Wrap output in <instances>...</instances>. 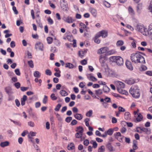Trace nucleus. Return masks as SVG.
I'll use <instances>...</instances> for the list:
<instances>
[{"instance_id": "1", "label": "nucleus", "mask_w": 152, "mask_h": 152, "mask_svg": "<svg viewBox=\"0 0 152 152\" xmlns=\"http://www.w3.org/2000/svg\"><path fill=\"white\" fill-rule=\"evenodd\" d=\"M130 58L132 61L135 63H145L144 58L139 53L132 54Z\"/></svg>"}, {"instance_id": "2", "label": "nucleus", "mask_w": 152, "mask_h": 152, "mask_svg": "<svg viewBox=\"0 0 152 152\" xmlns=\"http://www.w3.org/2000/svg\"><path fill=\"white\" fill-rule=\"evenodd\" d=\"M129 92L132 97L135 98H138L140 97V89L137 86H132L129 89Z\"/></svg>"}, {"instance_id": "3", "label": "nucleus", "mask_w": 152, "mask_h": 152, "mask_svg": "<svg viewBox=\"0 0 152 152\" xmlns=\"http://www.w3.org/2000/svg\"><path fill=\"white\" fill-rule=\"evenodd\" d=\"M114 62L116 63L117 65H121L123 64V58L120 56H113L111 57Z\"/></svg>"}, {"instance_id": "4", "label": "nucleus", "mask_w": 152, "mask_h": 152, "mask_svg": "<svg viewBox=\"0 0 152 152\" xmlns=\"http://www.w3.org/2000/svg\"><path fill=\"white\" fill-rule=\"evenodd\" d=\"M136 30L142 33L143 35L146 36L147 29L143 25L137 24L136 26Z\"/></svg>"}, {"instance_id": "5", "label": "nucleus", "mask_w": 152, "mask_h": 152, "mask_svg": "<svg viewBox=\"0 0 152 152\" xmlns=\"http://www.w3.org/2000/svg\"><path fill=\"white\" fill-rule=\"evenodd\" d=\"M134 113L135 118V122L137 123L142 121L143 117L140 113H137V111H134Z\"/></svg>"}, {"instance_id": "6", "label": "nucleus", "mask_w": 152, "mask_h": 152, "mask_svg": "<svg viewBox=\"0 0 152 152\" xmlns=\"http://www.w3.org/2000/svg\"><path fill=\"white\" fill-rule=\"evenodd\" d=\"M60 6L61 8L64 10H66L68 7L67 2L65 0H60Z\"/></svg>"}, {"instance_id": "7", "label": "nucleus", "mask_w": 152, "mask_h": 152, "mask_svg": "<svg viewBox=\"0 0 152 152\" xmlns=\"http://www.w3.org/2000/svg\"><path fill=\"white\" fill-rule=\"evenodd\" d=\"M114 135L115 138L120 142L123 141V138L124 137L121 135V133L119 132L115 133Z\"/></svg>"}, {"instance_id": "8", "label": "nucleus", "mask_w": 152, "mask_h": 152, "mask_svg": "<svg viewBox=\"0 0 152 152\" xmlns=\"http://www.w3.org/2000/svg\"><path fill=\"white\" fill-rule=\"evenodd\" d=\"M97 36L98 37L102 36V38H105L107 36L108 32L107 31L103 30L98 33Z\"/></svg>"}, {"instance_id": "9", "label": "nucleus", "mask_w": 152, "mask_h": 152, "mask_svg": "<svg viewBox=\"0 0 152 152\" xmlns=\"http://www.w3.org/2000/svg\"><path fill=\"white\" fill-rule=\"evenodd\" d=\"M146 36H149L152 37V23L148 26V30L146 29Z\"/></svg>"}, {"instance_id": "10", "label": "nucleus", "mask_w": 152, "mask_h": 152, "mask_svg": "<svg viewBox=\"0 0 152 152\" xmlns=\"http://www.w3.org/2000/svg\"><path fill=\"white\" fill-rule=\"evenodd\" d=\"M43 44L42 43L40 42H38L35 44V48L37 50L38 49L41 51H43Z\"/></svg>"}, {"instance_id": "11", "label": "nucleus", "mask_w": 152, "mask_h": 152, "mask_svg": "<svg viewBox=\"0 0 152 152\" xmlns=\"http://www.w3.org/2000/svg\"><path fill=\"white\" fill-rule=\"evenodd\" d=\"M125 84L122 82L118 81L117 83V91L119 89H122L125 87Z\"/></svg>"}, {"instance_id": "12", "label": "nucleus", "mask_w": 152, "mask_h": 152, "mask_svg": "<svg viewBox=\"0 0 152 152\" xmlns=\"http://www.w3.org/2000/svg\"><path fill=\"white\" fill-rule=\"evenodd\" d=\"M108 50V48L106 47L102 48L99 49L97 51V53L100 54L106 53Z\"/></svg>"}, {"instance_id": "13", "label": "nucleus", "mask_w": 152, "mask_h": 152, "mask_svg": "<svg viewBox=\"0 0 152 152\" xmlns=\"http://www.w3.org/2000/svg\"><path fill=\"white\" fill-rule=\"evenodd\" d=\"M64 21L67 23H71L74 21V20L73 19L72 17L68 16L64 18Z\"/></svg>"}, {"instance_id": "14", "label": "nucleus", "mask_w": 152, "mask_h": 152, "mask_svg": "<svg viewBox=\"0 0 152 152\" xmlns=\"http://www.w3.org/2000/svg\"><path fill=\"white\" fill-rule=\"evenodd\" d=\"M126 65L127 68L131 70H133V68L130 61L126 60Z\"/></svg>"}, {"instance_id": "15", "label": "nucleus", "mask_w": 152, "mask_h": 152, "mask_svg": "<svg viewBox=\"0 0 152 152\" xmlns=\"http://www.w3.org/2000/svg\"><path fill=\"white\" fill-rule=\"evenodd\" d=\"M106 60V57L105 56L102 55H101L100 56L99 61L100 63L104 64Z\"/></svg>"}, {"instance_id": "16", "label": "nucleus", "mask_w": 152, "mask_h": 152, "mask_svg": "<svg viewBox=\"0 0 152 152\" xmlns=\"http://www.w3.org/2000/svg\"><path fill=\"white\" fill-rule=\"evenodd\" d=\"M91 74H87L86 75L87 78L93 82L96 81L97 79L94 77L91 76Z\"/></svg>"}, {"instance_id": "17", "label": "nucleus", "mask_w": 152, "mask_h": 152, "mask_svg": "<svg viewBox=\"0 0 152 152\" xmlns=\"http://www.w3.org/2000/svg\"><path fill=\"white\" fill-rule=\"evenodd\" d=\"M79 26L81 28L84 29V30L86 31L87 32L88 31V30L89 29V28L87 27L86 26L84 23L82 22L80 23H79Z\"/></svg>"}, {"instance_id": "18", "label": "nucleus", "mask_w": 152, "mask_h": 152, "mask_svg": "<svg viewBox=\"0 0 152 152\" xmlns=\"http://www.w3.org/2000/svg\"><path fill=\"white\" fill-rule=\"evenodd\" d=\"M27 99V96L25 95H24L23 96L22 98H21V105L22 106L24 105L25 104L26 101V100Z\"/></svg>"}, {"instance_id": "19", "label": "nucleus", "mask_w": 152, "mask_h": 152, "mask_svg": "<svg viewBox=\"0 0 152 152\" xmlns=\"http://www.w3.org/2000/svg\"><path fill=\"white\" fill-rule=\"evenodd\" d=\"M74 116L76 119L79 120H80L83 118V115L79 113H76L74 114Z\"/></svg>"}, {"instance_id": "20", "label": "nucleus", "mask_w": 152, "mask_h": 152, "mask_svg": "<svg viewBox=\"0 0 152 152\" xmlns=\"http://www.w3.org/2000/svg\"><path fill=\"white\" fill-rule=\"evenodd\" d=\"M90 11L92 15L94 17H96L97 15L96 10L94 8H91L90 9Z\"/></svg>"}, {"instance_id": "21", "label": "nucleus", "mask_w": 152, "mask_h": 152, "mask_svg": "<svg viewBox=\"0 0 152 152\" xmlns=\"http://www.w3.org/2000/svg\"><path fill=\"white\" fill-rule=\"evenodd\" d=\"M142 5L141 3L138 4L137 6V11L139 13H140L142 8Z\"/></svg>"}, {"instance_id": "22", "label": "nucleus", "mask_w": 152, "mask_h": 152, "mask_svg": "<svg viewBox=\"0 0 152 152\" xmlns=\"http://www.w3.org/2000/svg\"><path fill=\"white\" fill-rule=\"evenodd\" d=\"M77 129L76 130L77 132V133H79L83 134V127L81 126H79L77 127Z\"/></svg>"}, {"instance_id": "23", "label": "nucleus", "mask_w": 152, "mask_h": 152, "mask_svg": "<svg viewBox=\"0 0 152 152\" xmlns=\"http://www.w3.org/2000/svg\"><path fill=\"white\" fill-rule=\"evenodd\" d=\"M106 147L110 152H112L113 151V147L110 143H107L106 145Z\"/></svg>"}, {"instance_id": "24", "label": "nucleus", "mask_w": 152, "mask_h": 152, "mask_svg": "<svg viewBox=\"0 0 152 152\" xmlns=\"http://www.w3.org/2000/svg\"><path fill=\"white\" fill-rule=\"evenodd\" d=\"M131 115L130 113L129 112H126L124 114V118L127 120L130 119Z\"/></svg>"}, {"instance_id": "25", "label": "nucleus", "mask_w": 152, "mask_h": 152, "mask_svg": "<svg viewBox=\"0 0 152 152\" xmlns=\"http://www.w3.org/2000/svg\"><path fill=\"white\" fill-rule=\"evenodd\" d=\"M129 13L131 15H134V12L131 7L129 6L128 8Z\"/></svg>"}, {"instance_id": "26", "label": "nucleus", "mask_w": 152, "mask_h": 152, "mask_svg": "<svg viewBox=\"0 0 152 152\" xmlns=\"http://www.w3.org/2000/svg\"><path fill=\"white\" fill-rule=\"evenodd\" d=\"M65 67L69 69H72L74 67V65L70 63H67L65 64Z\"/></svg>"}, {"instance_id": "27", "label": "nucleus", "mask_w": 152, "mask_h": 152, "mask_svg": "<svg viewBox=\"0 0 152 152\" xmlns=\"http://www.w3.org/2000/svg\"><path fill=\"white\" fill-rule=\"evenodd\" d=\"M126 83L128 84L132 85L134 83V80L132 78H130L126 81Z\"/></svg>"}, {"instance_id": "28", "label": "nucleus", "mask_w": 152, "mask_h": 152, "mask_svg": "<svg viewBox=\"0 0 152 152\" xmlns=\"http://www.w3.org/2000/svg\"><path fill=\"white\" fill-rule=\"evenodd\" d=\"M67 149L69 150H73L75 148V146L74 144L73 143H71L67 146Z\"/></svg>"}, {"instance_id": "29", "label": "nucleus", "mask_w": 152, "mask_h": 152, "mask_svg": "<svg viewBox=\"0 0 152 152\" xmlns=\"http://www.w3.org/2000/svg\"><path fill=\"white\" fill-rule=\"evenodd\" d=\"M9 142L6 141L3 142H1L0 145L1 147H4L5 146H7L9 145Z\"/></svg>"}, {"instance_id": "30", "label": "nucleus", "mask_w": 152, "mask_h": 152, "mask_svg": "<svg viewBox=\"0 0 152 152\" xmlns=\"http://www.w3.org/2000/svg\"><path fill=\"white\" fill-rule=\"evenodd\" d=\"M97 34H96L94 38V42L97 44H99L100 42V40L98 38L100 37H98Z\"/></svg>"}, {"instance_id": "31", "label": "nucleus", "mask_w": 152, "mask_h": 152, "mask_svg": "<svg viewBox=\"0 0 152 152\" xmlns=\"http://www.w3.org/2000/svg\"><path fill=\"white\" fill-rule=\"evenodd\" d=\"M83 134L80 133H76L75 134V137L76 138H81V141H82V140L83 137H82Z\"/></svg>"}, {"instance_id": "32", "label": "nucleus", "mask_w": 152, "mask_h": 152, "mask_svg": "<svg viewBox=\"0 0 152 152\" xmlns=\"http://www.w3.org/2000/svg\"><path fill=\"white\" fill-rule=\"evenodd\" d=\"M34 75L35 77L39 78L41 76V74L39 71H36L34 72Z\"/></svg>"}, {"instance_id": "33", "label": "nucleus", "mask_w": 152, "mask_h": 152, "mask_svg": "<svg viewBox=\"0 0 152 152\" xmlns=\"http://www.w3.org/2000/svg\"><path fill=\"white\" fill-rule=\"evenodd\" d=\"M90 143L92 144L93 147L94 148H97V144L96 141L94 140H91L90 141Z\"/></svg>"}, {"instance_id": "34", "label": "nucleus", "mask_w": 152, "mask_h": 152, "mask_svg": "<svg viewBox=\"0 0 152 152\" xmlns=\"http://www.w3.org/2000/svg\"><path fill=\"white\" fill-rule=\"evenodd\" d=\"M124 42L123 40H119L117 41L116 43V45L117 46H121L123 45Z\"/></svg>"}, {"instance_id": "35", "label": "nucleus", "mask_w": 152, "mask_h": 152, "mask_svg": "<svg viewBox=\"0 0 152 152\" xmlns=\"http://www.w3.org/2000/svg\"><path fill=\"white\" fill-rule=\"evenodd\" d=\"M103 89L105 93L109 92L110 90V89L106 85L103 86Z\"/></svg>"}, {"instance_id": "36", "label": "nucleus", "mask_w": 152, "mask_h": 152, "mask_svg": "<svg viewBox=\"0 0 152 152\" xmlns=\"http://www.w3.org/2000/svg\"><path fill=\"white\" fill-rule=\"evenodd\" d=\"M105 148L104 146L102 145L100 148H98V152H104L105 151Z\"/></svg>"}, {"instance_id": "37", "label": "nucleus", "mask_w": 152, "mask_h": 152, "mask_svg": "<svg viewBox=\"0 0 152 152\" xmlns=\"http://www.w3.org/2000/svg\"><path fill=\"white\" fill-rule=\"evenodd\" d=\"M116 53L117 52L114 49L111 50L107 52L108 54L109 55L114 54Z\"/></svg>"}, {"instance_id": "38", "label": "nucleus", "mask_w": 152, "mask_h": 152, "mask_svg": "<svg viewBox=\"0 0 152 152\" xmlns=\"http://www.w3.org/2000/svg\"><path fill=\"white\" fill-rule=\"evenodd\" d=\"M147 69V67L146 66L144 65H142L140 68L139 69L141 71H143L146 70Z\"/></svg>"}, {"instance_id": "39", "label": "nucleus", "mask_w": 152, "mask_h": 152, "mask_svg": "<svg viewBox=\"0 0 152 152\" xmlns=\"http://www.w3.org/2000/svg\"><path fill=\"white\" fill-rule=\"evenodd\" d=\"M118 91L119 93L122 94L126 95L127 94H128L127 92L123 90V89H119Z\"/></svg>"}, {"instance_id": "40", "label": "nucleus", "mask_w": 152, "mask_h": 152, "mask_svg": "<svg viewBox=\"0 0 152 152\" xmlns=\"http://www.w3.org/2000/svg\"><path fill=\"white\" fill-rule=\"evenodd\" d=\"M47 40L48 43L49 44L52 43L53 41V38L50 37H48L47 38Z\"/></svg>"}, {"instance_id": "41", "label": "nucleus", "mask_w": 152, "mask_h": 152, "mask_svg": "<svg viewBox=\"0 0 152 152\" xmlns=\"http://www.w3.org/2000/svg\"><path fill=\"white\" fill-rule=\"evenodd\" d=\"M60 93L63 96H66L67 95V93L66 91L64 90H61L60 91Z\"/></svg>"}, {"instance_id": "42", "label": "nucleus", "mask_w": 152, "mask_h": 152, "mask_svg": "<svg viewBox=\"0 0 152 152\" xmlns=\"http://www.w3.org/2000/svg\"><path fill=\"white\" fill-rule=\"evenodd\" d=\"M28 64L29 66L31 68H33L34 67V64L33 61L32 60L28 61Z\"/></svg>"}, {"instance_id": "43", "label": "nucleus", "mask_w": 152, "mask_h": 152, "mask_svg": "<svg viewBox=\"0 0 152 152\" xmlns=\"http://www.w3.org/2000/svg\"><path fill=\"white\" fill-rule=\"evenodd\" d=\"M84 52L83 51L80 50L79 51L78 55L81 58H83L84 56Z\"/></svg>"}, {"instance_id": "44", "label": "nucleus", "mask_w": 152, "mask_h": 152, "mask_svg": "<svg viewBox=\"0 0 152 152\" xmlns=\"http://www.w3.org/2000/svg\"><path fill=\"white\" fill-rule=\"evenodd\" d=\"M48 101V97L46 96L45 95L44 97L42 100V102L44 104H46Z\"/></svg>"}, {"instance_id": "45", "label": "nucleus", "mask_w": 152, "mask_h": 152, "mask_svg": "<svg viewBox=\"0 0 152 152\" xmlns=\"http://www.w3.org/2000/svg\"><path fill=\"white\" fill-rule=\"evenodd\" d=\"M106 132L107 133V134L111 135L113 134V130L112 129H110Z\"/></svg>"}, {"instance_id": "46", "label": "nucleus", "mask_w": 152, "mask_h": 152, "mask_svg": "<svg viewBox=\"0 0 152 152\" xmlns=\"http://www.w3.org/2000/svg\"><path fill=\"white\" fill-rule=\"evenodd\" d=\"M90 119L88 118H86L84 120V121L85 122L86 125L87 127L90 126L89 123V121H90Z\"/></svg>"}, {"instance_id": "47", "label": "nucleus", "mask_w": 152, "mask_h": 152, "mask_svg": "<svg viewBox=\"0 0 152 152\" xmlns=\"http://www.w3.org/2000/svg\"><path fill=\"white\" fill-rule=\"evenodd\" d=\"M93 114L92 111V110H89L86 114V115L88 117H91Z\"/></svg>"}, {"instance_id": "48", "label": "nucleus", "mask_w": 152, "mask_h": 152, "mask_svg": "<svg viewBox=\"0 0 152 152\" xmlns=\"http://www.w3.org/2000/svg\"><path fill=\"white\" fill-rule=\"evenodd\" d=\"M47 21L48 23L50 25H52L53 23V20L50 17L48 18Z\"/></svg>"}, {"instance_id": "49", "label": "nucleus", "mask_w": 152, "mask_h": 152, "mask_svg": "<svg viewBox=\"0 0 152 152\" xmlns=\"http://www.w3.org/2000/svg\"><path fill=\"white\" fill-rule=\"evenodd\" d=\"M61 105L60 104H58L55 108L56 111H59Z\"/></svg>"}, {"instance_id": "50", "label": "nucleus", "mask_w": 152, "mask_h": 152, "mask_svg": "<svg viewBox=\"0 0 152 152\" xmlns=\"http://www.w3.org/2000/svg\"><path fill=\"white\" fill-rule=\"evenodd\" d=\"M45 73L46 75L49 76H50L52 74V72L49 69H47L45 71Z\"/></svg>"}, {"instance_id": "51", "label": "nucleus", "mask_w": 152, "mask_h": 152, "mask_svg": "<svg viewBox=\"0 0 152 152\" xmlns=\"http://www.w3.org/2000/svg\"><path fill=\"white\" fill-rule=\"evenodd\" d=\"M50 97L51 99L53 100H55L57 99V97L55 96L54 94H51L50 96Z\"/></svg>"}, {"instance_id": "52", "label": "nucleus", "mask_w": 152, "mask_h": 152, "mask_svg": "<svg viewBox=\"0 0 152 152\" xmlns=\"http://www.w3.org/2000/svg\"><path fill=\"white\" fill-rule=\"evenodd\" d=\"M72 118L71 117H67L65 120V121L67 123H69L70 121L72 120Z\"/></svg>"}, {"instance_id": "53", "label": "nucleus", "mask_w": 152, "mask_h": 152, "mask_svg": "<svg viewBox=\"0 0 152 152\" xmlns=\"http://www.w3.org/2000/svg\"><path fill=\"white\" fill-rule=\"evenodd\" d=\"M96 94L97 95H101L102 94V90L100 89H99L97 90H96L95 91Z\"/></svg>"}, {"instance_id": "54", "label": "nucleus", "mask_w": 152, "mask_h": 152, "mask_svg": "<svg viewBox=\"0 0 152 152\" xmlns=\"http://www.w3.org/2000/svg\"><path fill=\"white\" fill-rule=\"evenodd\" d=\"M11 121L16 125L19 126H20L21 125V123L19 121H15L12 120H11Z\"/></svg>"}, {"instance_id": "55", "label": "nucleus", "mask_w": 152, "mask_h": 152, "mask_svg": "<svg viewBox=\"0 0 152 152\" xmlns=\"http://www.w3.org/2000/svg\"><path fill=\"white\" fill-rule=\"evenodd\" d=\"M49 4L51 7L53 9H54L56 8V6L54 4L51 3V1H48Z\"/></svg>"}, {"instance_id": "56", "label": "nucleus", "mask_w": 152, "mask_h": 152, "mask_svg": "<svg viewBox=\"0 0 152 152\" xmlns=\"http://www.w3.org/2000/svg\"><path fill=\"white\" fill-rule=\"evenodd\" d=\"M77 123V121L75 119L71 121L70 124L72 125H75Z\"/></svg>"}, {"instance_id": "57", "label": "nucleus", "mask_w": 152, "mask_h": 152, "mask_svg": "<svg viewBox=\"0 0 152 152\" xmlns=\"http://www.w3.org/2000/svg\"><path fill=\"white\" fill-rule=\"evenodd\" d=\"M141 129L142 128L141 127H137L136 128V131L140 133H142V131Z\"/></svg>"}, {"instance_id": "58", "label": "nucleus", "mask_w": 152, "mask_h": 152, "mask_svg": "<svg viewBox=\"0 0 152 152\" xmlns=\"http://www.w3.org/2000/svg\"><path fill=\"white\" fill-rule=\"evenodd\" d=\"M145 74L149 76H152V71H148L145 72Z\"/></svg>"}, {"instance_id": "59", "label": "nucleus", "mask_w": 152, "mask_h": 152, "mask_svg": "<svg viewBox=\"0 0 152 152\" xmlns=\"http://www.w3.org/2000/svg\"><path fill=\"white\" fill-rule=\"evenodd\" d=\"M89 144V141L88 139L85 140L83 142V144L85 145L88 146Z\"/></svg>"}, {"instance_id": "60", "label": "nucleus", "mask_w": 152, "mask_h": 152, "mask_svg": "<svg viewBox=\"0 0 152 152\" xmlns=\"http://www.w3.org/2000/svg\"><path fill=\"white\" fill-rule=\"evenodd\" d=\"M6 92L8 94L10 93L11 89L9 87H7L5 88Z\"/></svg>"}, {"instance_id": "61", "label": "nucleus", "mask_w": 152, "mask_h": 152, "mask_svg": "<svg viewBox=\"0 0 152 152\" xmlns=\"http://www.w3.org/2000/svg\"><path fill=\"white\" fill-rule=\"evenodd\" d=\"M118 111L120 112H124L125 111V109L122 107H119L118 108Z\"/></svg>"}, {"instance_id": "62", "label": "nucleus", "mask_w": 152, "mask_h": 152, "mask_svg": "<svg viewBox=\"0 0 152 152\" xmlns=\"http://www.w3.org/2000/svg\"><path fill=\"white\" fill-rule=\"evenodd\" d=\"M80 63L82 65H85L87 63V61L85 59H84L80 61Z\"/></svg>"}, {"instance_id": "63", "label": "nucleus", "mask_w": 152, "mask_h": 152, "mask_svg": "<svg viewBox=\"0 0 152 152\" xmlns=\"http://www.w3.org/2000/svg\"><path fill=\"white\" fill-rule=\"evenodd\" d=\"M141 128L142 133L144 132L146 133H147V132H148V129L147 128L144 127H141Z\"/></svg>"}, {"instance_id": "64", "label": "nucleus", "mask_w": 152, "mask_h": 152, "mask_svg": "<svg viewBox=\"0 0 152 152\" xmlns=\"http://www.w3.org/2000/svg\"><path fill=\"white\" fill-rule=\"evenodd\" d=\"M148 9L152 13V1L151 2L150 4L148 7Z\"/></svg>"}]
</instances>
